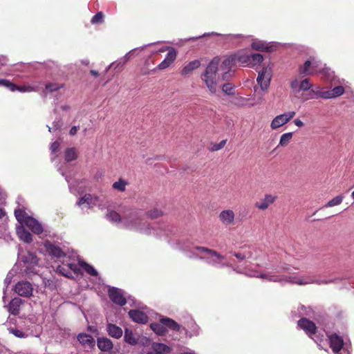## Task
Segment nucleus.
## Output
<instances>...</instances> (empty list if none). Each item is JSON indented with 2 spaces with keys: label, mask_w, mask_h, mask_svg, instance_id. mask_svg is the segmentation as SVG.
<instances>
[{
  "label": "nucleus",
  "mask_w": 354,
  "mask_h": 354,
  "mask_svg": "<svg viewBox=\"0 0 354 354\" xmlns=\"http://www.w3.org/2000/svg\"><path fill=\"white\" fill-rule=\"evenodd\" d=\"M220 59L214 58L207 65L204 73L201 75L202 80L205 82L211 93L214 94L217 88V71Z\"/></svg>",
  "instance_id": "nucleus-1"
},
{
  "label": "nucleus",
  "mask_w": 354,
  "mask_h": 354,
  "mask_svg": "<svg viewBox=\"0 0 354 354\" xmlns=\"http://www.w3.org/2000/svg\"><path fill=\"white\" fill-rule=\"evenodd\" d=\"M46 252L53 259L61 260L66 257V253L58 245L51 243L50 241H46L44 243Z\"/></svg>",
  "instance_id": "nucleus-2"
},
{
  "label": "nucleus",
  "mask_w": 354,
  "mask_h": 354,
  "mask_svg": "<svg viewBox=\"0 0 354 354\" xmlns=\"http://www.w3.org/2000/svg\"><path fill=\"white\" fill-rule=\"evenodd\" d=\"M295 111H290L279 115H277L271 122L270 127L272 129H277L283 125L287 124L295 115Z\"/></svg>",
  "instance_id": "nucleus-3"
},
{
  "label": "nucleus",
  "mask_w": 354,
  "mask_h": 354,
  "mask_svg": "<svg viewBox=\"0 0 354 354\" xmlns=\"http://www.w3.org/2000/svg\"><path fill=\"white\" fill-rule=\"evenodd\" d=\"M32 284L27 281H21L17 283L15 286V291L19 296L30 297L32 295Z\"/></svg>",
  "instance_id": "nucleus-4"
},
{
  "label": "nucleus",
  "mask_w": 354,
  "mask_h": 354,
  "mask_svg": "<svg viewBox=\"0 0 354 354\" xmlns=\"http://www.w3.org/2000/svg\"><path fill=\"white\" fill-rule=\"evenodd\" d=\"M297 325L301 329L304 330L309 337L313 336L317 333V328L315 324L308 318H301L297 322Z\"/></svg>",
  "instance_id": "nucleus-5"
},
{
  "label": "nucleus",
  "mask_w": 354,
  "mask_h": 354,
  "mask_svg": "<svg viewBox=\"0 0 354 354\" xmlns=\"http://www.w3.org/2000/svg\"><path fill=\"white\" fill-rule=\"evenodd\" d=\"M108 295L110 299L115 304L123 306L127 304V299L120 290L115 287H111L108 290Z\"/></svg>",
  "instance_id": "nucleus-6"
},
{
  "label": "nucleus",
  "mask_w": 354,
  "mask_h": 354,
  "mask_svg": "<svg viewBox=\"0 0 354 354\" xmlns=\"http://www.w3.org/2000/svg\"><path fill=\"white\" fill-rule=\"evenodd\" d=\"M271 80V72L267 68H263L259 72V75L257 79L258 84L260 85L263 91L267 90L270 86Z\"/></svg>",
  "instance_id": "nucleus-7"
},
{
  "label": "nucleus",
  "mask_w": 354,
  "mask_h": 354,
  "mask_svg": "<svg viewBox=\"0 0 354 354\" xmlns=\"http://www.w3.org/2000/svg\"><path fill=\"white\" fill-rule=\"evenodd\" d=\"M220 221L225 226L235 224V214L232 209H224L218 214Z\"/></svg>",
  "instance_id": "nucleus-8"
},
{
  "label": "nucleus",
  "mask_w": 354,
  "mask_h": 354,
  "mask_svg": "<svg viewBox=\"0 0 354 354\" xmlns=\"http://www.w3.org/2000/svg\"><path fill=\"white\" fill-rule=\"evenodd\" d=\"M330 347L335 353H338L344 346L343 338L336 333L331 334L328 336Z\"/></svg>",
  "instance_id": "nucleus-9"
},
{
  "label": "nucleus",
  "mask_w": 354,
  "mask_h": 354,
  "mask_svg": "<svg viewBox=\"0 0 354 354\" xmlns=\"http://www.w3.org/2000/svg\"><path fill=\"white\" fill-rule=\"evenodd\" d=\"M236 66H250L251 64V57L248 53L241 50L233 55Z\"/></svg>",
  "instance_id": "nucleus-10"
},
{
  "label": "nucleus",
  "mask_w": 354,
  "mask_h": 354,
  "mask_svg": "<svg viewBox=\"0 0 354 354\" xmlns=\"http://www.w3.org/2000/svg\"><path fill=\"white\" fill-rule=\"evenodd\" d=\"M277 199V196L268 194L264 196L263 198L261 199L259 201L256 202L254 206L257 209L263 211L267 209L270 205L273 204Z\"/></svg>",
  "instance_id": "nucleus-11"
},
{
  "label": "nucleus",
  "mask_w": 354,
  "mask_h": 354,
  "mask_svg": "<svg viewBox=\"0 0 354 354\" xmlns=\"http://www.w3.org/2000/svg\"><path fill=\"white\" fill-rule=\"evenodd\" d=\"M236 62L234 61V58L233 55L226 57L222 62L221 65V70L223 71V80H225L229 76V73L232 66H235Z\"/></svg>",
  "instance_id": "nucleus-12"
},
{
  "label": "nucleus",
  "mask_w": 354,
  "mask_h": 354,
  "mask_svg": "<svg viewBox=\"0 0 354 354\" xmlns=\"http://www.w3.org/2000/svg\"><path fill=\"white\" fill-rule=\"evenodd\" d=\"M26 225L35 234H40L43 232L41 225L34 218L27 216L25 220Z\"/></svg>",
  "instance_id": "nucleus-13"
},
{
  "label": "nucleus",
  "mask_w": 354,
  "mask_h": 354,
  "mask_svg": "<svg viewBox=\"0 0 354 354\" xmlns=\"http://www.w3.org/2000/svg\"><path fill=\"white\" fill-rule=\"evenodd\" d=\"M129 315L133 322L138 324H146L149 319L148 316L139 310H131Z\"/></svg>",
  "instance_id": "nucleus-14"
},
{
  "label": "nucleus",
  "mask_w": 354,
  "mask_h": 354,
  "mask_svg": "<svg viewBox=\"0 0 354 354\" xmlns=\"http://www.w3.org/2000/svg\"><path fill=\"white\" fill-rule=\"evenodd\" d=\"M77 339L84 348H93L95 345L94 338L89 334L80 333L77 336Z\"/></svg>",
  "instance_id": "nucleus-15"
},
{
  "label": "nucleus",
  "mask_w": 354,
  "mask_h": 354,
  "mask_svg": "<svg viewBox=\"0 0 354 354\" xmlns=\"http://www.w3.org/2000/svg\"><path fill=\"white\" fill-rule=\"evenodd\" d=\"M140 336L132 331V330L126 328L124 330V342L130 345L134 346L138 343Z\"/></svg>",
  "instance_id": "nucleus-16"
},
{
  "label": "nucleus",
  "mask_w": 354,
  "mask_h": 354,
  "mask_svg": "<svg viewBox=\"0 0 354 354\" xmlns=\"http://www.w3.org/2000/svg\"><path fill=\"white\" fill-rule=\"evenodd\" d=\"M22 299L19 297L12 299L8 305V312L14 315H17L20 311V306L22 304Z\"/></svg>",
  "instance_id": "nucleus-17"
},
{
  "label": "nucleus",
  "mask_w": 354,
  "mask_h": 354,
  "mask_svg": "<svg viewBox=\"0 0 354 354\" xmlns=\"http://www.w3.org/2000/svg\"><path fill=\"white\" fill-rule=\"evenodd\" d=\"M106 330L108 334L115 339L120 338L123 334L122 328L113 324H108Z\"/></svg>",
  "instance_id": "nucleus-18"
},
{
  "label": "nucleus",
  "mask_w": 354,
  "mask_h": 354,
  "mask_svg": "<svg viewBox=\"0 0 354 354\" xmlns=\"http://www.w3.org/2000/svg\"><path fill=\"white\" fill-rule=\"evenodd\" d=\"M17 232L19 239L24 242L30 243L32 241V234L23 226L18 227Z\"/></svg>",
  "instance_id": "nucleus-19"
},
{
  "label": "nucleus",
  "mask_w": 354,
  "mask_h": 354,
  "mask_svg": "<svg viewBox=\"0 0 354 354\" xmlns=\"http://www.w3.org/2000/svg\"><path fill=\"white\" fill-rule=\"evenodd\" d=\"M251 47L254 50L261 52H271L272 50V47L263 41H253L251 44Z\"/></svg>",
  "instance_id": "nucleus-20"
},
{
  "label": "nucleus",
  "mask_w": 354,
  "mask_h": 354,
  "mask_svg": "<svg viewBox=\"0 0 354 354\" xmlns=\"http://www.w3.org/2000/svg\"><path fill=\"white\" fill-rule=\"evenodd\" d=\"M97 346L102 351H109L113 348V342L106 337L97 339Z\"/></svg>",
  "instance_id": "nucleus-21"
},
{
  "label": "nucleus",
  "mask_w": 354,
  "mask_h": 354,
  "mask_svg": "<svg viewBox=\"0 0 354 354\" xmlns=\"http://www.w3.org/2000/svg\"><path fill=\"white\" fill-rule=\"evenodd\" d=\"M200 66L201 62L198 59L193 60L183 67L181 71V74L183 75H187L191 73L195 69H197Z\"/></svg>",
  "instance_id": "nucleus-22"
},
{
  "label": "nucleus",
  "mask_w": 354,
  "mask_h": 354,
  "mask_svg": "<svg viewBox=\"0 0 354 354\" xmlns=\"http://www.w3.org/2000/svg\"><path fill=\"white\" fill-rule=\"evenodd\" d=\"M160 323L163 324L166 328H169L172 330L179 331L180 329V326L170 318H162L160 319Z\"/></svg>",
  "instance_id": "nucleus-23"
},
{
  "label": "nucleus",
  "mask_w": 354,
  "mask_h": 354,
  "mask_svg": "<svg viewBox=\"0 0 354 354\" xmlns=\"http://www.w3.org/2000/svg\"><path fill=\"white\" fill-rule=\"evenodd\" d=\"M312 64L313 60H307L305 62L304 65L299 66L298 68V72L300 75H310L313 74L312 71Z\"/></svg>",
  "instance_id": "nucleus-24"
},
{
  "label": "nucleus",
  "mask_w": 354,
  "mask_h": 354,
  "mask_svg": "<svg viewBox=\"0 0 354 354\" xmlns=\"http://www.w3.org/2000/svg\"><path fill=\"white\" fill-rule=\"evenodd\" d=\"M62 261L65 262V266L71 270V273L78 274L80 268L77 265L74 263L70 257L66 255L65 258L62 259Z\"/></svg>",
  "instance_id": "nucleus-25"
},
{
  "label": "nucleus",
  "mask_w": 354,
  "mask_h": 354,
  "mask_svg": "<svg viewBox=\"0 0 354 354\" xmlns=\"http://www.w3.org/2000/svg\"><path fill=\"white\" fill-rule=\"evenodd\" d=\"M287 282H290L297 285H306L313 283V281L304 279V277L297 278L295 277H287L285 279Z\"/></svg>",
  "instance_id": "nucleus-26"
},
{
  "label": "nucleus",
  "mask_w": 354,
  "mask_h": 354,
  "mask_svg": "<svg viewBox=\"0 0 354 354\" xmlns=\"http://www.w3.org/2000/svg\"><path fill=\"white\" fill-rule=\"evenodd\" d=\"M153 351L154 353H158L160 354H164L166 353H169L170 351V348L162 343H154L153 344Z\"/></svg>",
  "instance_id": "nucleus-27"
},
{
  "label": "nucleus",
  "mask_w": 354,
  "mask_h": 354,
  "mask_svg": "<svg viewBox=\"0 0 354 354\" xmlns=\"http://www.w3.org/2000/svg\"><path fill=\"white\" fill-rule=\"evenodd\" d=\"M327 92L329 93L328 99L335 98L344 94V88L342 86H337Z\"/></svg>",
  "instance_id": "nucleus-28"
},
{
  "label": "nucleus",
  "mask_w": 354,
  "mask_h": 354,
  "mask_svg": "<svg viewBox=\"0 0 354 354\" xmlns=\"http://www.w3.org/2000/svg\"><path fill=\"white\" fill-rule=\"evenodd\" d=\"M57 272L62 275L68 278H72L73 274L71 273V270L65 266V262L62 261V263L61 265H59L57 267Z\"/></svg>",
  "instance_id": "nucleus-29"
},
{
  "label": "nucleus",
  "mask_w": 354,
  "mask_h": 354,
  "mask_svg": "<svg viewBox=\"0 0 354 354\" xmlns=\"http://www.w3.org/2000/svg\"><path fill=\"white\" fill-rule=\"evenodd\" d=\"M151 328L158 335H164L167 330L163 324L158 323H153L151 324Z\"/></svg>",
  "instance_id": "nucleus-30"
},
{
  "label": "nucleus",
  "mask_w": 354,
  "mask_h": 354,
  "mask_svg": "<svg viewBox=\"0 0 354 354\" xmlns=\"http://www.w3.org/2000/svg\"><path fill=\"white\" fill-rule=\"evenodd\" d=\"M77 154L74 147L68 148L65 151V160L66 162H71L76 160Z\"/></svg>",
  "instance_id": "nucleus-31"
},
{
  "label": "nucleus",
  "mask_w": 354,
  "mask_h": 354,
  "mask_svg": "<svg viewBox=\"0 0 354 354\" xmlns=\"http://www.w3.org/2000/svg\"><path fill=\"white\" fill-rule=\"evenodd\" d=\"M293 133L292 132L286 133L281 135L279 140V145L286 147L288 145L292 138Z\"/></svg>",
  "instance_id": "nucleus-32"
},
{
  "label": "nucleus",
  "mask_w": 354,
  "mask_h": 354,
  "mask_svg": "<svg viewBox=\"0 0 354 354\" xmlns=\"http://www.w3.org/2000/svg\"><path fill=\"white\" fill-rule=\"evenodd\" d=\"M80 266L84 268V270L90 274L91 276L97 277L98 273L97 270L94 268L93 266L91 265L86 263V262H82L80 263Z\"/></svg>",
  "instance_id": "nucleus-33"
},
{
  "label": "nucleus",
  "mask_w": 354,
  "mask_h": 354,
  "mask_svg": "<svg viewBox=\"0 0 354 354\" xmlns=\"http://www.w3.org/2000/svg\"><path fill=\"white\" fill-rule=\"evenodd\" d=\"M312 89V93H314L315 97L317 98L321 97L323 99H328V94L327 91H322L321 88L319 86H316L315 88H311Z\"/></svg>",
  "instance_id": "nucleus-34"
},
{
  "label": "nucleus",
  "mask_w": 354,
  "mask_h": 354,
  "mask_svg": "<svg viewBox=\"0 0 354 354\" xmlns=\"http://www.w3.org/2000/svg\"><path fill=\"white\" fill-rule=\"evenodd\" d=\"M344 199V196L342 195H339L329 201L325 205L324 207H331L333 206L340 205Z\"/></svg>",
  "instance_id": "nucleus-35"
},
{
  "label": "nucleus",
  "mask_w": 354,
  "mask_h": 354,
  "mask_svg": "<svg viewBox=\"0 0 354 354\" xmlns=\"http://www.w3.org/2000/svg\"><path fill=\"white\" fill-rule=\"evenodd\" d=\"M167 49L168 50V53L165 59L172 64L176 59V50L173 47H168Z\"/></svg>",
  "instance_id": "nucleus-36"
},
{
  "label": "nucleus",
  "mask_w": 354,
  "mask_h": 354,
  "mask_svg": "<svg viewBox=\"0 0 354 354\" xmlns=\"http://www.w3.org/2000/svg\"><path fill=\"white\" fill-rule=\"evenodd\" d=\"M15 216L17 221L20 223H25V220L26 219V217L28 216L26 212L21 209L15 210Z\"/></svg>",
  "instance_id": "nucleus-37"
},
{
  "label": "nucleus",
  "mask_w": 354,
  "mask_h": 354,
  "mask_svg": "<svg viewBox=\"0 0 354 354\" xmlns=\"http://www.w3.org/2000/svg\"><path fill=\"white\" fill-rule=\"evenodd\" d=\"M147 215L151 219L158 218L163 215V212L161 209L154 208L147 212Z\"/></svg>",
  "instance_id": "nucleus-38"
},
{
  "label": "nucleus",
  "mask_w": 354,
  "mask_h": 354,
  "mask_svg": "<svg viewBox=\"0 0 354 354\" xmlns=\"http://www.w3.org/2000/svg\"><path fill=\"white\" fill-rule=\"evenodd\" d=\"M250 55L251 57V64L250 66L259 64L263 60V55L259 53L250 54Z\"/></svg>",
  "instance_id": "nucleus-39"
},
{
  "label": "nucleus",
  "mask_w": 354,
  "mask_h": 354,
  "mask_svg": "<svg viewBox=\"0 0 354 354\" xmlns=\"http://www.w3.org/2000/svg\"><path fill=\"white\" fill-rule=\"evenodd\" d=\"M108 219L113 223H120L121 221L120 215L115 211H111L106 215Z\"/></svg>",
  "instance_id": "nucleus-40"
},
{
  "label": "nucleus",
  "mask_w": 354,
  "mask_h": 354,
  "mask_svg": "<svg viewBox=\"0 0 354 354\" xmlns=\"http://www.w3.org/2000/svg\"><path fill=\"white\" fill-rule=\"evenodd\" d=\"M233 255L240 261H243L247 258H250L252 256V252L248 251L247 252H234Z\"/></svg>",
  "instance_id": "nucleus-41"
},
{
  "label": "nucleus",
  "mask_w": 354,
  "mask_h": 354,
  "mask_svg": "<svg viewBox=\"0 0 354 354\" xmlns=\"http://www.w3.org/2000/svg\"><path fill=\"white\" fill-rule=\"evenodd\" d=\"M127 183L122 179H120L118 181L115 182L113 184V188L120 192L125 191V187Z\"/></svg>",
  "instance_id": "nucleus-42"
},
{
  "label": "nucleus",
  "mask_w": 354,
  "mask_h": 354,
  "mask_svg": "<svg viewBox=\"0 0 354 354\" xmlns=\"http://www.w3.org/2000/svg\"><path fill=\"white\" fill-rule=\"evenodd\" d=\"M313 87V84L310 83V79L306 78L302 80L299 84V90L308 91Z\"/></svg>",
  "instance_id": "nucleus-43"
},
{
  "label": "nucleus",
  "mask_w": 354,
  "mask_h": 354,
  "mask_svg": "<svg viewBox=\"0 0 354 354\" xmlns=\"http://www.w3.org/2000/svg\"><path fill=\"white\" fill-rule=\"evenodd\" d=\"M104 19V14L102 12H97L91 19V22L93 24L102 23Z\"/></svg>",
  "instance_id": "nucleus-44"
},
{
  "label": "nucleus",
  "mask_w": 354,
  "mask_h": 354,
  "mask_svg": "<svg viewBox=\"0 0 354 354\" xmlns=\"http://www.w3.org/2000/svg\"><path fill=\"white\" fill-rule=\"evenodd\" d=\"M91 201V195L86 194L84 196L81 197L77 202V205L81 206L84 203L90 204Z\"/></svg>",
  "instance_id": "nucleus-45"
},
{
  "label": "nucleus",
  "mask_w": 354,
  "mask_h": 354,
  "mask_svg": "<svg viewBox=\"0 0 354 354\" xmlns=\"http://www.w3.org/2000/svg\"><path fill=\"white\" fill-rule=\"evenodd\" d=\"M0 86H5L11 91H15L14 84L8 80L0 79Z\"/></svg>",
  "instance_id": "nucleus-46"
},
{
  "label": "nucleus",
  "mask_w": 354,
  "mask_h": 354,
  "mask_svg": "<svg viewBox=\"0 0 354 354\" xmlns=\"http://www.w3.org/2000/svg\"><path fill=\"white\" fill-rule=\"evenodd\" d=\"M15 91H18L20 92H30L33 91V88L30 86H17L14 84Z\"/></svg>",
  "instance_id": "nucleus-47"
},
{
  "label": "nucleus",
  "mask_w": 354,
  "mask_h": 354,
  "mask_svg": "<svg viewBox=\"0 0 354 354\" xmlns=\"http://www.w3.org/2000/svg\"><path fill=\"white\" fill-rule=\"evenodd\" d=\"M222 91L227 95L234 94V87L232 84L230 83L224 84L222 86Z\"/></svg>",
  "instance_id": "nucleus-48"
},
{
  "label": "nucleus",
  "mask_w": 354,
  "mask_h": 354,
  "mask_svg": "<svg viewBox=\"0 0 354 354\" xmlns=\"http://www.w3.org/2000/svg\"><path fill=\"white\" fill-rule=\"evenodd\" d=\"M226 142H227V140H223L219 143L214 144L212 146L211 151H218V150L223 149L224 147V146L225 145Z\"/></svg>",
  "instance_id": "nucleus-49"
},
{
  "label": "nucleus",
  "mask_w": 354,
  "mask_h": 354,
  "mask_svg": "<svg viewBox=\"0 0 354 354\" xmlns=\"http://www.w3.org/2000/svg\"><path fill=\"white\" fill-rule=\"evenodd\" d=\"M62 86L55 83H49L46 85V89L50 92L59 90Z\"/></svg>",
  "instance_id": "nucleus-50"
},
{
  "label": "nucleus",
  "mask_w": 354,
  "mask_h": 354,
  "mask_svg": "<svg viewBox=\"0 0 354 354\" xmlns=\"http://www.w3.org/2000/svg\"><path fill=\"white\" fill-rule=\"evenodd\" d=\"M10 331L17 337L24 338L27 336L24 332L17 328H11Z\"/></svg>",
  "instance_id": "nucleus-51"
},
{
  "label": "nucleus",
  "mask_w": 354,
  "mask_h": 354,
  "mask_svg": "<svg viewBox=\"0 0 354 354\" xmlns=\"http://www.w3.org/2000/svg\"><path fill=\"white\" fill-rule=\"evenodd\" d=\"M171 64L166 59H164L161 63L157 66V69L164 70L167 68Z\"/></svg>",
  "instance_id": "nucleus-52"
},
{
  "label": "nucleus",
  "mask_w": 354,
  "mask_h": 354,
  "mask_svg": "<svg viewBox=\"0 0 354 354\" xmlns=\"http://www.w3.org/2000/svg\"><path fill=\"white\" fill-rule=\"evenodd\" d=\"M209 254H210L213 257H217L218 259H224V256L219 254L217 251L212 250V249H210V250L209 251Z\"/></svg>",
  "instance_id": "nucleus-53"
},
{
  "label": "nucleus",
  "mask_w": 354,
  "mask_h": 354,
  "mask_svg": "<svg viewBox=\"0 0 354 354\" xmlns=\"http://www.w3.org/2000/svg\"><path fill=\"white\" fill-rule=\"evenodd\" d=\"M59 142L58 141H55L51 144L50 149L52 152L55 153L57 151L59 147Z\"/></svg>",
  "instance_id": "nucleus-54"
},
{
  "label": "nucleus",
  "mask_w": 354,
  "mask_h": 354,
  "mask_svg": "<svg viewBox=\"0 0 354 354\" xmlns=\"http://www.w3.org/2000/svg\"><path fill=\"white\" fill-rule=\"evenodd\" d=\"M130 59L129 53H127L120 60L118 65L122 64V66H123Z\"/></svg>",
  "instance_id": "nucleus-55"
},
{
  "label": "nucleus",
  "mask_w": 354,
  "mask_h": 354,
  "mask_svg": "<svg viewBox=\"0 0 354 354\" xmlns=\"http://www.w3.org/2000/svg\"><path fill=\"white\" fill-rule=\"evenodd\" d=\"M311 66H312L313 74L314 73L321 72V71H318V69H317V68H318V62H317L313 61V64Z\"/></svg>",
  "instance_id": "nucleus-56"
},
{
  "label": "nucleus",
  "mask_w": 354,
  "mask_h": 354,
  "mask_svg": "<svg viewBox=\"0 0 354 354\" xmlns=\"http://www.w3.org/2000/svg\"><path fill=\"white\" fill-rule=\"evenodd\" d=\"M195 249L197 250L203 252H206L207 254H209V251L210 250L209 248H206V247H203V246H197L195 248Z\"/></svg>",
  "instance_id": "nucleus-57"
},
{
  "label": "nucleus",
  "mask_w": 354,
  "mask_h": 354,
  "mask_svg": "<svg viewBox=\"0 0 354 354\" xmlns=\"http://www.w3.org/2000/svg\"><path fill=\"white\" fill-rule=\"evenodd\" d=\"M281 280V279L278 276H275V275L269 276V278H268V281H270L277 282V281H280Z\"/></svg>",
  "instance_id": "nucleus-58"
},
{
  "label": "nucleus",
  "mask_w": 354,
  "mask_h": 354,
  "mask_svg": "<svg viewBox=\"0 0 354 354\" xmlns=\"http://www.w3.org/2000/svg\"><path fill=\"white\" fill-rule=\"evenodd\" d=\"M311 99H317L314 93H312V89H310V92L307 94V97L306 100H311Z\"/></svg>",
  "instance_id": "nucleus-59"
},
{
  "label": "nucleus",
  "mask_w": 354,
  "mask_h": 354,
  "mask_svg": "<svg viewBox=\"0 0 354 354\" xmlns=\"http://www.w3.org/2000/svg\"><path fill=\"white\" fill-rule=\"evenodd\" d=\"M294 123L299 127H302L304 125V122L299 119L295 120Z\"/></svg>",
  "instance_id": "nucleus-60"
},
{
  "label": "nucleus",
  "mask_w": 354,
  "mask_h": 354,
  "mask_svg": "<svg viewBox=\"0 0 354 354\" xmlns=\"http://www.w3.org/2000/svg\"><path fill=\"white\" fill-rule=\"evenodd\" d=\"M77 127L76 126H73L71 127V129L70 130V134L71 136H74L77 133Z\"/></svg>",
  "instance_id": "nucleus-61"
},
{
  "label": "nucleus",
  "mask_w": 354,
  "mask_h": 354,
  "mask_svg": "<svg viewBox=\"0 0 354 354\" xmlns=\"http://www.w3.org/2000/svg\"><path fill=\"white\" fill-rule=\"evenodd\" d=\"M90 73L94 76L95 77H99L100 75V73H98V71H95V70H91L90 71Z\"/></svg>",
  "instance_id": "nucleus-62"
},
{
  "label": "nucleus",
  "mask_w": 354,
  "mask_h": 354,
  "mask_svg": "<svg viewBox=\"0 0 354 354\" xmlns=\"http://www.w3.org/2000/svg\"><path fill=\"white\" fill-rule=\"evenodd\" d=\"M297 84H298V82L297 80H295L294 81H292L290 84V86L292 88H295L297 86Z\"/></svg>",
  "instance_id": "nucleus-63"
},
{
  "label": "nucleus",
  "mask_w": 354,
  "mask_h": 354,
  "mask_svg": "<svg viewBox=\"0 0 354 354\" xmlns=\"http://www.w3.org/2000/svg\"><path fill=\"white\" fill-rule=\"evenodd\" d=\"M5 211L3 209L0 208V218H2L5 216Z\"/></svg>",
  "instance_id": "nucleus-64"
}]
</instances>
